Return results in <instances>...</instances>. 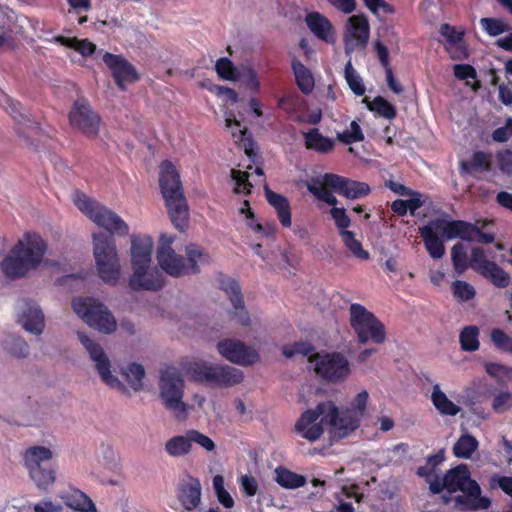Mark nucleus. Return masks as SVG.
<instances>
[{
  "instance_id": "1",
  "label": "nucleus",
  "mask_w": 512,
  "mask_h": 512,
  "mask_svg": "<svg viewBox=\"0 0 512 512\" xmlns=\"http://www.w3.org/2000/svg\"><path fill=\"white\" fill-rule=\"evenodd\" d=\"M74 203L96 225L108 232L93 234V255L99 278L108 285H116L121 276V264L114 235L127 236L128 224L117 213L84 193L77 192Z\"/></svg>"
},
{
  "instance_id": "2",
  "label": "nucleus",
  "mask_w": 512,
  "mask_h": 512,
  "mask_svg": "<svg viewBox=\"0 0 512 512\" xmlns=\"http://www.w3.org/2000/svg\"><path fill=\"white\" fill-rule=\"evenodd\" d=\"M368 392H359L350 407L339 411L332 401L319 403L315 409H308L302 413L295 424V430L302 438L314 442L324 432V427H330V434L333 440L347 437L355 431L365 415L368 402Z\"/></svg>"
},
{
  "instance_id": "3",
  "label": "nucleus",
  "mask_w": 512,
  "mask_h": 512,
  "mask_svg": "<svg viewBox=\"0 0 512 512\" xmlns=\"http://www.w3.org/2000/svg\"><path fill=\"white\" fill-rule=\"evenodd\" d=\"M48 244L35 231H26L1 262L3 274L12 280L22 279L38 269L44 261Z\"/></svg>"
},
{
  "instance_id": "4",
  "label": "nucleus",
  "mask_w": 512,
  "mask_h": 512,
  "mask_svg": "<svg viewBox=\"0 0 512 512\" xmlns=\"http://www.w3.org/2000/svg\"><path fill=\"white\" fill-rule=\"evenodd\" d=\"M444 490L450 494L462 492V495L455 498V502L470 510H486L491 506V500L481 495L480 485L471 478L467 464H459L447 470L443 478L435 477L430 483V491L433 494H440Z\"/></svg>"
},
{
  "instance_id": "5",
  "label": "nucleus",
  "mask_w": 512,
  "mask_h": 512,
  "mask_svg": "<svg viewBox=\"0 0 512 512\" xmlns=\"http://www.w3.org/2000/svg\"><path fill=\"white\" fill-rule=\"evenodd\" d=\"M131 266L133 273L129 279V286L134 291H158L164 286L161 272L151 268L153 239L148 235L133 234L130 237Z\"/></svg>"
},
{
  "instance_id": "6",
  "label": "nucleus",
  "mask_w": 512,
  "mask_h": 512,
  "mask_svg": "<svg viewBox=\"0 0 512 512\" xmlns=\"http://www.w3.org/2000/svg\"><path fill=\"white\" fill-rule=\"evenodd\" d=\"M159 185L171 222L183 232L188 226L189 210L180 175L169 160L161 163Z\"/></svg>"
},
{
  "instance_id": "7",
  "label": "nucleus",
  "mask_w": 512,
  "mask_h": 512,
  "mask_svg": "<svg viewBox=\"0 0 512 512\" xmlns=\"http://www.w3.org/2000/svg\"><path fill=\"white\" fill-rule=\"evenodd\" d=\"M162 243L157 250V261L159 266L168 275L180 277L184 275L197 274L200 272L199 265L210 262L209 254L197 244H189L185 248L187 261L183 256L176 254L171 244L173 239L161 236Z\"/></svg>"
},
{
  "instance_id": "8",
  "label": "nucleus",
  "mask_w": 512,
  "mask_h": 512,
  "mask_svg": "<svg viewBox=\"0 0 512 512\" xmlns=\"http://www.w3.org/2000/svg\"><path fill=\"white\" fill-rule=\"evenodd\" d=\"M193 382L212 387H232L243 381V372L229 365H217L204 361L193 362L187 368Z\"/></svg>"
},
{
  "instance_id": "9",
  "label": "nucleus",
  "mask_w": 512,
  "mask_h": 512,
  "mask_svg": "<svg viewBox=\"0 0 512 512\" xmlns=\"http://www.w3.org/2000/svg\"><path fill=\"white\" fill-rule=\"evenodd\" d=\"M184 379L174 366H167L160 371L159 396L164 407L176 418L183 419L187 414V405L183 401Z\"/></svg>"
},
{
  "instance_id": "10",
  "label": "nucleus",
  "mask_w": 512,
  "mask_h": 512,
  "mask_svg": "<svg viewBox=\"0 0 512 512\" xmlns=\"http://www.w3.org/2000/svg\"><path fill=\"white\" fill-rule=\"evenodd\" d=\"M52 457V451L44 446L29 447L23 454L24 465L41 490H47L56 480L55 470L50 465Z\"/></svg>"
},
{
  "instance_id": "11",
  "label": "nucleus",
  "mask_w": 512,
  "mask_h": 512,
  "mask_svg": "<svg viewBox=\"0 0 512 512\" xmlns=\"http://www.w3.org/2000/svg\"><path fill=\"white\" fill-rule=\"evenodd\" d=\"M349 312L350 325L360 343L366 344L372 341L375 344H382L385 342V326L372 312L358 303L351 304Z\"/></svg>"
},
{
  "instance_id": "12",
  "label": "nucleus",
  "mask_w": 512,
  "mask_h": 512,
  "mask_svg": "<svg viewBox=\"0 0 512 512\" xmlns=\"http://www.w3.org/2000/svg\"><path fill=\"white\" fill-rule=\"evenodd\" d=\"M74 312L90 327L104 333H112L116 329V321L112 313L103 303L93 297H77L72 301Z\"/></svg>"
},
{
  "instance_id": "13",
  "label": "nucleus",
  "mask_w": 512,
  "mask_h": 512,
  "mask_svg": "<svg viewBox=\"0 0 512 512\" xmlns=\"http://www.w3.org/2000/svg\"><path fill=\"white\" fill-rule=\"evenodd\" d=\"M71 127L89 138L99 134L101 117L94 111L87 99L77 98L68 115Z\"/></svg>"
},
{
  "instance_id": "14",
  "label": "nucleus",
  "mask_w": 512,
  "mask_h": 512,
  "mask_svg": "<svg viewBox=\"0 0 512 512\" xmlns=\"http://www.w3.org/2000/svg\"><path fill=\"white\" fill-rule=\"evenodd\" d=\"M78 339L87 350L101 380L111 388L123 389L124 385L111 373V363L102 346L84 332H78Z\"/></svg>"
},
{
  "instance_id": "15",
  "label": "nucleus",
  "mask_w": 512,
  "mask_h": 512,
  "mask_svg": "<svg viewBox=\"0 0 512 512\" xmlns=\"http://www.w3.org/2000/svg\"><path fill=\"white\" fill-rule=\"evenodd\" d=\"M315 372L323 380L331 383L343 382L350 374L348 359L340 352L317 355Z\"/></svg>"
},
{
  "instance_id": "16",
  "label": "nucleus",
  "mask_w": 512,
  "mask_h": 512,
  "mask_svg": "<svg viewBox=\"0 0 512 512\" xmlns=\"http://www.w3.org/2000/svg\"><path fill=\"white\" fill-rule=\"evenodd\" d=\"M470 268L498 288H506L510 284L509 274L495 262L488 260L482 247L472 248Z\"/></svg>"
},
{
  "instance_id": "17",
  "label": "nucleus",
  "mask_w": 512,
  "mask_h": 512,
  "mask_svg": "<svg viewBox=\"0 0 512 512\" xmlns=\"http://www.w3.org/2000/svg\"><path fill=\"white\" fill-rule=\"evenodd\" d=\"M370 36V25L365 14L350 16L344 32V48L347 54L367 46Z\"/></svg>"
},
{
  "instance_id": "18",
  "label": "nucleus",
  "mask_w": 512,
  "mask_h": 512,
  "mask_svg": "<svg viewBox=\"0 0 512 512\" xmlns=\"http://www.w3.org/2000/svg\"><path fill=\"white\" fill-rule=\"evenodd\" d=\"M4 109L11 115L17 123L16 131L19 136L23 137L29 144L35 145V141L39 140L42 130L39 124L21 112V104L6 95L3 96Z\"/></svg>"
},
{
  "instance_id": "19",
  "label": "nucleus",
  "mask_w": 512,
  "mask_h": 512,
  "mask_svg": "<svg viewBox=\"0 0 512 512\" xmlns=\"http://www.w3.org/2000/svg\"><path fill=\"white\" fill-rule=\"evenodd\" d=\"M419 234L425 249L433 259H440L445 254L443 218L430 220L419 228Z\"/></svg>"
},
{
  "instance_id": "20",
  "label": "nucleus",
  "mask_w": 512,
  "mask_h": 512,
  "mask_svg": "<svg viewBox=\"0 0 512 512\" xmlns=\"http://www.w3.org/2000/svg\"><path fill=\"white\" fill-rule=\"evenodd\" d=\"M217 350L228 361L242 366L252 365L259 360L258 352L239 340H221Z\"/></svg>"
},
{
  "instance_id": "21",
  "label": "nucleus",
  "mask_w": 512,
  "mask_h": 512,
  "mask_svg": "<svg viewBox=\"0 0 512 512\" xmlns=\"http://www.w3.org/2000/svg\"><path fill=\"white\" fill-rule=\"evenodd\" d=\"M103 61L110 69L114 81L120 90L126 89V83H134L140 79L136 68L122 55L106 52Z\"/></svg>"
},
{
  "instance_id": "22",
  "label": "nucleus",
  "mask_w": 512,
  "mask_h": 512,
  "mask_svg": "<svg viewBox=\"0 0 512 512\" xmlns=\"http://www.w3.org/2000/svg\"><path fill=\"white\" fill-rule=\"evenodd\" d=\"M324 185L347 199H359L367 196L371 191L370 186L365 182L351 180L334 173L324 174Z\"/></svg>"
},
{
  "instance_id": "23",
  "label": "nucleus",
  "mask_w": 512,
  "mask_h": 512,
  "mask_svg": "<svg viewBox=\"0 0 512 512\" xmlns=\"http://www.w3.org/2000/svg\"><path fill=\"white\" fill-rule=\"evenodd\" d=\"M202 486L200 480L189 473L183 475L177 486V499L187 511L199 507L201 503Z\"/></svg>"
},
{
  "instance_id": "24",
  "label": "nucleus",
  "mask_w": 512,
  "mask_h": 512,
  "mask_svg": "<svg viewBox=\"0 0 512 512\" xmlns=\"http://www.w3.org/2000/svg\"><path fill=\"white\" fill-rule=\"evenodd\" d=\"M220 288L228 295L235 312L233 317L237 318V321L243 325H250V317L245 309L241 288L238 282L231 278H224L220 282Z\"/></svg>"
},
{
  "instance_id": "25",
  "label": "nucleus",
  "mask_w": 512,
  "mask_h": 512,
  "mask_svg": "<svg viewBox=\"0 0 512 512\" xmlns=\"http://www.w3.org/2000/svg\"><path fill=\"white\" fill-rule=\"evenodd\" d=\"M18 322L23 328L35 335H40L44 329V314L35 304L24 301L22 311L19 314Z\"/></svg>"
},
{
  "instance_id": "26",
  "label": "nucleus",
  "mask_w": 512,
  "mask_h": 512,
  "mask_svg": "<svg viewBox=\"0 0 512 512\" xmlns=\"http://www.w3.org/2000/svg\"><path fill=\"white\" fill-rule=\"evenodd\" d=\"M309 30L320 40L326 43L335 42V33L331 21L320 12H310L305 17Z\"/></svg>"
},
{
  "instance_id": "27",
  "label": "nucleus",
  "mask_w": 512,
  "mask_h": 512,
  "mask_svg": "<svg viewBox=\"0 0 512 512\" xmlns=\"http://www.w3.org/2000/svg\"><path fill=\"white\" fill-rule=\"evenodd\" d=\"M444 225V238L447 240L460 238L465 241H475V232L478 231V226L464 220H445Z\"/></svg>"
},
{
  "instance_id": "28",
  "label": "nucleus",
  "mask_w": 512,
  "mask_h": 512,
  "mask_svg": "<svg viewBox=\"0 0 512 512\" xmlns=\"http://www.w3.org/2000/svg\"><path fill=\"white\" fill-rule=\"evenodd\" d=\"M265 196L268 203L276 210L279 222L283 227L289 228L292 224L291 206L289 200L265 186Z\"/></svg>"
},
{
  "instance_id": "29",
  "label": "nucleus",
  "mask_w": 512,
  "mask_h": 512,
  "mask_svg": "<svg viewBox=\"0 0 512 512\" xmlns=\"http://www.w3.org/2000/svg\"><path fill=\"white\" fill-rule=\"evenodd\" d=\"M461 174L474 175L476 172H491V155L484 151H474L469 160H462L459 163Z\"/></svg>"
},
{
  "instance_id": "30",
  "label": "nucleus",
  "mask_w": 512,
  "mask_h": 512,
  "mask_svg": "<svg viewBox=\"0 0 512 512\" xmlns=\"http://www.w3.org/2000/svg\"><path fill=\"white\" fill-rule=\"evenodd\" d=\"M305 147L321 154H327L333 151L335 141L324 136L318 128H311L307 132H303Z\"/></svg>"
},
{
  "instance_id": "31",
  "label": "nucleus",
  "mask_w": 512,
  "mask_h": 512,
  "mask_svg": "<svg viewBox=\"0 0 512 512\" xmlns=\"http://www.w3.org/2000/svg\"><path fill=\"white\" fill-rule=\"evenodd\" d=\"M39 38L43 41L54 42L62 46L73 48L83 57L91 56L96 50L95 44L90 42L88 39L79 40L76 37L69 38L62 35H57L52 38L40 35Z\"/></svg>"
},
{
  "instance_id": "32",
  "label": "nucleus",
  "mask_w": 512,
  "mask_h": 512,
  "mask_svg": "<svg viewBox=\"0 0 512 512\" xmlns=\"http://www.w3.org/2000/svg\"><path fill=\"white\" fill-rule=\"evenodd\" d=\"M291 68L293 70L297 87L303 94H309L313 91L315 81L311 71L297 58L292 59Z\"/></svg>"
},
{
  "instance_id": "33",
  "label": "nucleus",
  "mask_w": 512,
  "mask_h": 512,
  "mask_svg": "<svg viewBox=\"0 0 512 512\" xmlns=\"http://www.w3.org/2000/svg\"><path fill=\"white\" fill-rule=\"evenodd\" d=\"M431 402L441 415L456 416L461 410L458 405L448 399L439 384L433 386Z\"/></svg>"
},
{
  "instance_id": "34",
  "label": "nucleus",
  "mask_w": 512,
  "mask_h": 512,
  "mask_svg": "<svg viewBox=\"0 0 512 512\" xmlns=\"http://www.w3.org/2000/svg\"><path fill=\"white\" fill-rule=\"evenodd\" d=\"M66 505L75 511L96 512V506L93 501L84 492L79 489L73 490L67 495Z\"/></svg>"
},
{
  "instance_id": "35",
  "label": "nucleus",
  "mask_w": 512,
  "mask_h": 512,
  "mask_svg": "<svg viewBox=\"0 0 512 512\" xmlns=\"http://www.w3.org/2000/svg\"><path fill=\"white\" fill-rule=\"evenodd\" d=\"M307 190L318 200L327 203L333 207H336L338 203L337 198L328 189V186L324 185V176L322 180L319 178H313L311 182L306 183Z\"/></svg>"
},
{
  "instance_id": "36",
  "label": "nucleus",
  "mask_w": 512,
  "mask_h": 512,
  "mask_svg": "<svg viewBox=\"0 0 512 512\" xmlns=\"http://www.w3.org/2000/svg\"><path fill=\"white\" fill-rule=\"evenodd\" d=\"M192 448L190 445L188 433L177 435L165 443V451L171 457H181L189 454Z\"/></svg>"
},
{
  "instance_id": "37",
  "label": "nucleus",
  "mask_w": 512,
  "mask_h": 512,
  "mask_svg": "<svg viewBox=\"0 0 512 512\" xmlns=\"http://www.w3.org/2000/svg\"><path fill=\"white\" fill-rule=\"evenodd\" d=\"M477 439L470 435L464 434L453 446V453L457 458L469 459L478 448Z\"/></svg>"
},
{
  "instance_id": "38",
  "label": "nucleus",
  "mask_w": 512,
  "mask_h": 512,
  "mask_svg": "<svg viewBox=\"0 0 512 512\" xmlns=\"http://www.w3.org/2000/svg\"><path fill=\"white\" fill-rule=\"evenodd\" d=\"M276 482L284 488L296 489L302 487L306 483L304 476L294 473L285 468L276 469Z\"/></svg>"
},
{
  "instance_id": "39",
  "label": "nucleus",
  "mask_w": 512,
  "mask_h": 512,
  "mask_svg": "<svg viewBox=\"0 0 512 512\" xmlns=\"http://www.w3.org/2000/svg\"><path fill=\"white\" fill-rule=\"evenodd\" d=\"M479 329L477 326H466L459 335L461 349L467 352H474L479 349Z\"/></svg>"
},
{
  "instance_id": "40",
  "label": "nucleus",
  "mask_w": 512,
  "mask_h": 512,
  "mask_svg": "<svg viewBox=\"0 0 512 512\" xmlns=\"http://www.w3.org/2000/svg\"><path fill=\"white\" fill-rule=\"evenodd\" d=\"M2 344L4 349L14 357L24 358L29 354L27 342L19 336L8 335Z\"/></svg>"
},
{
  "instance_id": "41",
  "label": "nucleus",
  "mask_w": 512,
  "mask_h": 512,
  "mask_svg": "<svg viewBox=\"0 0 512 512\" xmlns=\"http://www.w3.org/2000/svg\"><path fill=\"white\" fill-rule=\"evenodd\" d=\"M367 106L370 111H374L379 116L388 120H392L397 116L395 106L382 96H376L371 103L367 104Z\"/></svg>"
},
{
  "instance_id": "42",
  "label": "nucleus",
  "mask_w": 512,
  "mask_h": 512,
  "mask_svg": "<svg viewBox=\"0 0 512 512\" xmlns=\"http://www.w3.org/2000/svg\"><path fill=\"white\" fill-rule=\"evenodd\" d=\"M451 260L458 274L464 273L470 267V258L468 259L465 246L460 242L451 248Z\"/></svg>"
},
{
  "instance_id": "43",
  "label": "nucleus",
  "mask_w": 512,
  "mask_h": 512,
  "mask_svg": "<svg viewBox=\"0 0 512 512\" xmlns=\"http://www.w3.org/2000/svg\"><path fill=\"white\" fill-rule=\"evenodd\" d=\"M345 247L351 252V254L360 259V260H368L370 255L369 252L363 249L362 244L359 240L355 238L354 232H343L340 235Z\"/></svg>"
},
{
  "instance_id": "44",
  "label": "nucleus",
  "mask_w": 512,
  "mask_h": 512,
  "mask_svg": "<svg viewBox=\"0 0 512 512\" xmlns=\"http://www.w3.org/2000/svg\"><path fill=\"white\" fill-rule=\"evenodd\" d=\"M126 380L134 391H139L143 387L145 369L141 364L131 363L124 372Z\"/></svg>"
},
{
  "instance_id": "45",
  "label": "nucleus",
  "mask_w": 512,
  "mask_h": 512,
  "mask_svg": "<svg viewBox=\"0 0 512 512\" xmlns=\"http://www.w3.org/2000/svg\"><path fill=\"white\" fill-rule=\"evenodd\" d=\"M344 72H345V79L347 81V84L349 85V87L353 91V93L357 96L364 95L366 89L363 84L362 78L359 76V74L353 68L351 61H348L346 63Z\"/></svg>"
},
{
  "instance_id": "46",
  "label": "nucleus",
  "mask_w": 512,
  "mask_h": 512,
  "mask_svg": "<svg viewBox=\"0 0 512 512\" xmlns=\"http://www.w3.org/2000/svg\"><path fill=\"white\" fill-rule=\"evenodd\" d=\"M213 488L218 502L226 509L234 507L235 502L233 497L224 487V478L221 475H215L213 477Z\"/></svg>"
},
{
  "instance_id": "47",
  "label": "nucleus",
  "mask_w": 512,
  "mask_h": 512,
  "mask_svg": "<svg viewBox=\"0 0 512 512\" xmlns=\"http://www.w3.org/2000/svg\"><path fill=\"white\" fill-rule=\"evenodd\" d=\"M482 29L492 37L498 36L510 30V26L502 19L485 17L480 19Z\"/></svg>"
},
{
  "instance_id": "48",
  "label": "nucleus",
  "mask_w": 512,
  "mask_h": 512,
  "mask_svg": "<svg viewBox=\"0 0 512 512\" xmlns=\"http://www.w3.org/2000/svg\"><path fill=\"white\" fill-rule=\"evenodd\" d=\"M491 341L494 346L501 351L512 354V338L502 329L494 328L491 331Z\"/></svg>"
},
{
  "instance_id": "49",
  "label": "nucleus",
  "mask_w": 512,
  "mask_h": 512,
  "mask_svg": "<svg viewBox=\"0 0 512 512\" xmlns=\"http://www.w3.org/2000/svg\"><path fill=\"white\" fill-rule=\"evenodd\" d=\"M330 215L339 231V235H342L343 232H350L348 228L351 225V219L347 215L345 208L332 207L330 209Z\"/></svg>"
},
{
  "instance_id": "50",
  "label": "nucleus",
  "mask_w": 512,
  "mask_h": 512,
  "mask_svg": "<svg viewBox=\"0 0 512 512\" xmlns=\"http://www.w3.org/2000/svg\"><path fill=\"white\" fill-rule=\"evenodd\" d=\"M455 298L459 301L466 302L475 297L474 287L466 281L456 280L452 285Z\"/></svg>"
},
{
  "instance_id": "51",
  "label": "nucleus",
  "mask_w": 512,
  "mask_h": 512,
  "mask_svg": "<svg viewBox=\"0 0 512 512\" xmlns=\"http://www.w3.org/2000/svg\"><path fill=\"white\" fill-rule=\"evenodd\" d=\"M231 177L235 181V193H245L250 194L252 184L249 182V174L246 171H241L237 169L231 170Z\"/></svg>"
},
{
  "instance_id": "52",
  "label": "nucleus",
  "mask_w": 512,
  "mask_h": 512,
  "mask_svg": "<svg viewBox=\"0 0 512 512\" xmlns=\"http://www.w3.org/2000/svg\"><path fill=\"white\" fill-rule=\"evenodd\" d=\"M215 69L219 77L224 80H235L237 78V70L232 61L227 57L218 59Z\"/></svg>"
},
{
  "instance_id": "53",
  "label": "nucleus",
  "mask_w": 512,
  "mask_h": 512,
  "mask_svg": "<svg viewBox=\"0 0 512 512\" xmlns=\"http://www.w3.org/2000/svg\"><path fill=\"white\" fill-rule=\"evenodd\" d=\"M187 433L191 446L194 443L208 452H212L215 450L216 445L214 441L207 435L195 429H189L187 430Z\"/></svg>"
},
{
  "instance_id": "54",
  "label": "nucleus",
  "mask_w": 512,
  "mask_h": 512,
  "mask_svg": "<svg viewBox=\"0 0 512 512\" xmlns=\"http://www.w3.org/2000/svg\"><path fill=\"white\" fill-rule=\"evenodd\" d=\"M489 489H501L505 494L512 497V477L501 476L497 473L492 474L488 479Z\"/></svg>"
},
{
  "instance_id": "55",
  "label": "nucleus",
  "mask_w": 512,
  "mask_h": 512,
  "mask_svg": "<svg viewBox=\"0 0 512 512\" xmlns=\"http://www.w3.org/2000/svg\"><path fill=\"white\" fill-rule=\"evenodd\" d=\"M314 346L309 342H295L291 346H284L282 353L286 358H291L295 355L311 356L314 351Z\"/></svg>"
},
{
  "instance_id": "56",
  "label": "nucleus",
  "mask_w": 512,
  "mask_h": 512,
  "mask_svg": "<svg viewBox=\"0 0 512 512\" xmlns=\"http://www.w3.org/2000/svg\"><path fill=\"white\" fill-rule=\"evenodd\" d=\"M363 2L369 11L375 15H378L379 12L386 15L393 14L395 12V8L384 0H363Z\"/></svg>"
},
{
  "instance_id": "57",
  "label": "nucleus",
  "mask_w": 512,
  "mask_h": 512,
  "mask_svg": "<svg viewBox=\"0 0 512 512\" xmlns=\"http://www.w3.org/2000/svg\"><path fill=\"white\" fill-rule=\"evenodd\" d=\"M512 406V393L501 392L496 395L492 402V408L496 412H504Z\"/></svg>"
},
{
  "instance_id": "58",
  "label": "nucleus",
  "mask_w": 512,
  "mask_h": 512,
  "mask_svg": "<svg viewBox=\"0 0 512 512\" xmlns=\"http://www.w3.org/2000/svg\"><path fill=\"white\" fill-rule=\"evenodd\" d=\"M446 49L453 60H463L468 57L467 47L464 39L446 46Z\"/></svg>"
},
{
  "instance_id": "59",
  "label": "nucleus",
  "mask_w": 512,
  "mask_h": 512,
  "mask_svg": "<svg viewBox=\"0 0 512 512\" xmlns=\"http://www.w3.org/2000/svg\"><path fill=\"white\" fill-rule=\"evenodd\" d=\"M440 34L446 39L447 45L457 43L464 38V32L458 31L454 26L443 24L440 28Z\"/></svg>"
},
{
  "instance_id": "60",
  "label": "nucleus",
  "mask_w": 512,
  "mask_h": 512,
  "mask_svg": "<svg viewBox=\"0 0 512 512\" xmlns=\"http://www.w3.org/2000/svg\"><path fill=\"white\" fill-rule=\"evenodd\" d=\"M512 137V118H508L506 124L492 132V139L498 143H504Z\"/></svg>"
},
{
  "instance_id": "61",
  "label": "nucleus",
  "mask_w": 512,
  "mask_h": 512,
  "mask_svg": "<svg viewBox=\"0 0 512 512\" xmlns=\"http://www.w3.org/2000/svg\"><path fill=\"white\" fill-rule=\"evenodd\" d=\"M497 160L501 172L512 175V151L507 149L498 152Z\"/></svg>"
},
{
  "instance_id": "62",
  "label": "nucleus",
  "mask_w": 512,
  "mask_h": 512,
  "mask_svg": "<svg viewBox=\"0 0 512 512\" xmlns=\"http://www.w3.org/2000/svg\"><path fill=\"white\" fill-rule=\"evenodd\" d=\"M453 70L455 77L459 80L475 79L477 77L475 68L469 64H456Z\"/></svg>"
},
{
  "instance_id": "63",
  "label": "nucleus",
  "mask_w": 512,
  "mask_h": 512,
  "mask_svg": "<svg viewBox=\"0 0 512 512\" xmlns=\"http://www.w3.org/2000/svg\"><path fill=\"white\" fill-rule=\"evenodd\" d=\"M240 485L245 495L252 497L258 491V483L253 476L243 475L240 478Z\"/></svg>"
},
{
  "instance_id": "64",
  "label": "nucleus",
  "mask_w": 512,
  "mask_h": 512,
  "mask_svg": "<svg viewBox=\"0 0 512 512\" xmlns=\"http://www.w3.org/2000/svg\"><path fill=\"white\" fill-rule=\"evenodd\" d=\"M338 11L350 14L356 10V0H327Z\"/></svg>"
}]
</instances>
